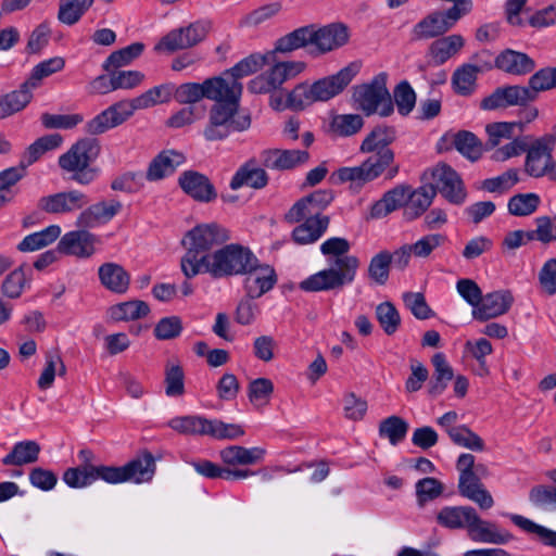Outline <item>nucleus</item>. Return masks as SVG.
I'll list each match as a JSON object with an SVG mask.
<instances>
[{
    "label": "nucleus",
    "mask_w": 556,
    "mask_h": 556,
    "mask_svg": "<svg viewBox=\"0 0 556 556\" xmlns=\"http://www.w3.org/2000/svg\"><path fill=\"white\" fill-rule=\"evenodd\" d=\"M350 242L345 238L332 237L324 241L320 252L327 257L329 267L324 268L299 283L304 292L341 291L351 285L359 267V258L349 254Z\"/></svg>",
    "instance_id": "nucleus-1"
},
{
    "label": "nucleus",
    "mask_w": 556,
    "mask_h": 556,
    "mask_svg": "<svg viewBox=\"0 0 556 556\" xmlns=\"http://www.w3.org/2000/svg\"><path fill=\"white\" fill-rule=\"evenodd\" d=\"M63 142L60 134H50L35 140L25 151L22 161L25 168L40 159L46 152L59 148Z\"/></svg>",
    "instance_id": "nucleus-44"
},
{
    "label": "nucleus",
    "mask_w": 556,
    "mask_h": 556,
    "mask_svg": "<svg viewBox=\"0 0 556 556\" xmlns=\"http://www.w3.org/2000/svg\"><path fill=\"white\" fill-rule=\"evenodd\" d=\"M435 190L428 184L412 190L408 187L407 201L404 207V216L407 220H414L421 216L432 204Z\"/></svg>",
    "instance_id": "nucleus-31"
},
{
    "label": "nucleus",
    "mask_w": 556,
    "mask_h": 556,
    "mask_svg": "<svg viewBox=\"0 0 556 556\" xmlns=\"http://www.w3.org/2000/svg\"><path fill=\"white\" fill-rule=\"evenodd\" d=\"M391 268V253L382 250L375 254L367 268L369 280L377 286H384L389 280Z\"/></svg>",
    "instance_id": "nucleus-46"
},
{
    "label": "nucleus",
    "mask_w": 556,
    "mask_h": 556,
    "mask_svg": "<svg viewBox=\"0 0 556 556\" xmlns=\"http://www.w3.org/2000/svg\"><path fill=\"white\" fill-rule=\"evenodd\" d=\"M309 154L306 150H264L261 153L262 164L270 169L286 170L308 161Z\"/></svg>",
    "instance_id": "nucleus-24"
},
{
    "label": "nucleus",
    "mask_w": 556,
    "mask_h": 556,
    "mask_svg": "<svg viewBox=\"0 0 556 556\" xmlns=\"http://www.w3.org/2000/svg\"><path fill=\"white\" fill-rule=\"evenodd\" d=\"M149 312L150 307L144 301L134 300L111 307V317L114 320H135L147 316Z\"/></svg>",
    "instance_id": "nucleus-54"
},
{
    "label": "nucleus",
    "mask_w": 556,
    "mask_h": 556,
    "mask_svg": "<svg viewBox=\"0 0 556 556\" xmlns=\"http://www.w3.org/2000/svg\"><path fill=\"white\" fill-rule=\"evenodd\" d=\"M432 182L429 184L435 194L439 192L452 204L460 205L467 198V191L463 179L450 165L440 163L431 169Z\"/></svg>",
    "instance_id": "nucleus-11"
},
{
    "label": "nucleus",
    "mask_w": 556,
    "mask_h": 556,
    "mask_svg": "<svg viewBox=\"0 0 556 556\" xmlns=\"http://www.w3.org/2000/svg\"><path fill=\"white\" fill-rule=\"evenodd\" d=\"M480 72V67L473 64H463L456 68L451 81L454 91L459 96H470L476 89V81Z\"/></svg>",
    "instance_id": "nucleus-41"
},
{
    "label": "nucleus",
    "mask_w": 556,
    "mask_h": 556,
    "mask_svg": "<svg viewBox=\"0 0 556 556\" xmlns=\"http://www.w3.org/2000/svg\"><path fill=\"white\" fill-rule=\"evenodd\" d=\"M98 140L86 138L78 140L59 157V166L71 174V179L78 185L88 186L98 179L100 168L91 166L100 154Z\"/></svg>",
    "instance_id": "nucleus-7"
},
{
    "label": "nucleus",
    "mask_w": 556,
    "mask_h": 556,
    "mask_svg": "<svg viewBox=\"0 0 556 556\" xmlns=\"http://www.w3.org/2000/svg\"><path fill=\"white\" fill-rule=\"evenodd\" d=\"M100 282L111 292L123 294L130 283V275L117 263H104L98 269Z\"/></svg>",
    "instance_id": "nucleus-30"
},
{
    "label": "nucleus",
    "mask_w": 556,
    "mask_h": 556,
    "mask_svg": "<svg viewBox=\"0 0 556 556\" xmlns=\"http://www.w3.org/2000/svg\"><path fill=\"white\" fill-rule=\"evenodd\" d=\"M328 216H314L307 218L292 230V239L296 244L306 245L319 240L328 229Z\"/></svg>",
    "instance_id": "nucleus-32"
},
{
    "label": "nucleus",
    "mask_w": 556,
    "mask_h": 556,
    "mask_svg": "<svg viewBox=\"0 0 556 556\" xmlns=\"http://www.w3.org/2000/svg\"><path fill=\"white\" fill-rule=\"evenodd\" d=\"M273 393L274 383L268 378H256L248 386L249 401L257 408L268 405Z\"/></svg>",
    "instance_id": "nucleus-55"
},
{
    "label": "nucleus",
    "mask_w": 556,
    "mask_h": 556,
    "mask_svg": "<svg viewBox=\"0 0 556 556\" xmlns=\"http://www.w3.org/2000/svg\"><path fill=\"white\" fill-rule=\"evenodd\" d=\"M431 363L434 370L432 379L428 384V393L435 397L444 392L447 383L454 378V371L445 354L442 352L435 353L431 357Z\"/></svg>",
    "instance_id": "nucleus-35"
},
{
    "label": "nucleus",
    "mask_w": 556,
    "mask_h": 556,
    "mask_svg": "<svg viewBox=\"0 0 556 556\" xmlns=\"http://www.w3.org/2000/svg\"><path fill=\"white\" fill-rule=\"evenodd\" d=\"M174 99V84L155 86L130 101H119L94 116L86 125L90 135H100L127 121L135 111L166 103Z\"/></svg>",
    "instance_id": "nucleus-4"
},
{
    "label": "nucleus",
    "mask_w": 556,
    "mask_h": 556,
    "mask_svg": "<svg viewBox=\"0 0 556 556\" xmlns=\"http://www.w3.org/2000/svg\"><path fill=\"white\" fill-rule=\"evenodd\" d=\"M554 148L555 144L552 137H547L545 134L534 138L530 143L527 141L525 172L533 178L544 177L547 173Z\"/></svg>",
    "instance_id": "nucleus-15"
},
{
    "label": "nucleus",
    "mask_w": 556,
    "mask_h": 556,
    "mask_svg": "<svg viewBox=\"0 0 556 556\" xmlns=\"http://www.w3.org/2000/svg\"><path fill=\"white\" fill-rule=\"evenodd\" d=\"M392 97L393 105H396L400 115L407 116L413 112L417 96L407 80H402L394 87Z\"/></svg>",
    "instance_id": "nucleus-52"
},
{
    "label": "nucleus",
    "mask_w": 556,
    "mask_h": 556,
    "mask_svg": "<svg viewBox=\"0 0 556 556\" xmlns=\"http://www.w3.org/2000/svg\"><path fill=\"white\" fill-rule=\"evenodd\" d=\"M359 64L352 62L337 74L324 77L309 85L298 84L287 93V106L292 111H303L315 102H324L341 93L359 72Z\"/></svg>",
    "instance_id": "nucleus-6"
},
{
    "label": "nucleus",
    "mask_w": 556,
    "mask_h": 556,
    "mask_svg": "<svg viewBox=\"0 0 556 556\" xmlns=\"http://www.w3.org/2000/svg\"><path fill=\"white\" fill-rule=\"evenodd\" d=\"M143 49V43L135 42L117 51H114L104 61L103 68L110 72L111 68H117L128 65L132 60H135L142 53Z\"/></svg>",
    "instance_id": "nucleus-57"
},
{
    "label": "nucleus",
    "mask_w": 556,
    "mask_h": 556,
    "mask_svg": "<svg viewBox=\"0 0 556 556\" xmlns=\"http://www.w3.org/2000/svg\"><path fill=\"white\" fill-rule=\"evenodd\" d=\"M517 125L518 124H514L513 122H496L488 124L485 127L488 135L485 148L488 150L495 149L496 147H500L504 140L513 139Z\"/></svg>",
    "instance_id": "nucleus-56"
},
{
    "label": "nucleus",
    "mask_w": 556,
    "mask_h": 556,
    "mask_svg": "<svg viewBox=\"0 0 556 556\" xmlns=\"http://www.w3.org/2000/svg\"><path fill=\"white\" fill-rule=\"evenodd\" d=\"M514 303V296L509 290H497L483 295L472 317L478 321H486L506 314Z\"/></svg>",
    "instance_id": "nucleus-22"
},
{
    "label": "nucleus",
    "mask_w": 556,
    "mask_h": 556,
    "mask_svg": "<svg viewBox=\"0 0 556 556\" xmlns=\"http://www.w3.org/2000/svg\"><path fill=\"white\" fill-rule=\"evenodd\" d=\"M155 472V459L150 452H143L137 458L124 466H101L99 469H86L77 466L68 468L63 473V481L74 489H81L101 479L111 484L134 481L142 483L150 481Z\"/></svg>",
    "instance_id": "nucleus-2"
},
{
    "label": "nucleus",
    "mask_w": 556,
    "mask_h": 556,
    "mask_svg": "<svg viewBox=\"0 0 556 556\" xmlns=\"http://www.w3.org/2000/svg\"><path fill=\"white\" fill-rule=\"evenodd\" d=\"M377 319L388 336L394 334L401 324V316L396 307L391 302L380 303L376 307Z\"/></svg>",
    "instance_id": "nucleus-60"
},
{
    "label": "nucleus",
    "mask_w": 556,
    "mask_h": 556,
    "mask_svg": "<svg viewBox=\"0 0 556 556\" xmlns=\"http://www.w3.org/2000/svg\"><path fill=\"white\" fill-rule=\"evenodd\" d=\"M495 66L511 75H526L535 68V62L528 54L507 49L495 58Z\"/></svg>",
    "instance_id": "nucleus-28"
},
{
    "label": "nucleus",
    "mask_w": 556,
    "mask_h": 556,
    "mask_svg": "<svg viewBox=\"0 0 556 556\" xmlns=\"http://www.w3.org/2000/svg\"><path fill=\"white\" fill-rule=\"evenodd\" d=\"M447 31L448 25L444 22L443 17L439 14V12L434 11L414 25L412 29V39H432L442 36Z\"/></svg>",
    "instance_id": "nucleus-37"
},
{
    "label": "nucleus",
    "mask_w": 556,
    "mask_h": 556,
    "mask_svg": "<svg viewBox=\"0 0 556 556\" xmlns=\"http://www.w3.org/2000/svg\"><path fill=\"white\" fill-rule=\"evenodd\" d=\"M208 419L202 416H181L172 418L168 426L185 435H206Z\"/></svg>",
    "instance_id": "nucleus-45"
},
{
    "label": "nucleus",
    "mask_w": 556,
    "mask_h": 556,
    "mask_svg": "<svg viewBox=\"0 0 556 556\" xmlns=\"http://www.w3.org/2000/svg\"><path fill=\"white\" fill-rule=\"evenodd\" d=\"M306 68L303 61L277 62L269 70L271 83L279 89L286 81L295 78Z\"/></svg>",
    "instance_id": "nucleus-48"
},
{
    "label": "nucleus",
    "mask_w": 556,
    "mask_h": 556,
    "mask_svg": "<svg viewBox=\"0 0 556 556\" xmlns=\"http://www.w3.org/2000/svg\"><path fill=\"white\" fill-rule=\"evenodd\" d=\"M394 139L395 131L392 127H376L363 140L359 150L371 153L367 160H378L382 164L381 169L386 172L394 161V152L389 148Z\"/></svg>",
    "instance_id": "nucleus-13"
},
{
    "label": "nucleus",
    "mask_w": 556,
    "mask_h": 556,
    "mask_svg": "<svg viewBox=\"0 0 556 556\" xmlns=\"http://www.w3.org/2000/svg\"><path fill=\"white\" fill-rule=\"evenodd\" d=\"M312 46V34L311 25L299 27L287 35L278 38L275 42V49L270 52L271 55L275 53H290L301 48H307L311 50Z\"/></svg>",
    "instance_id": "nucleus-36"
},
{
    "label": "nucleus",
    "mask_w": 556,
    "mask_h": 556,
    "mask_svg": "<svg viewBox=\"0 0 556 556\" xmlns=\"http://www.w3.org/2000/svg\"><path fill=\"white\" fill-rule=\"evenodd\" d=\"M265 62L266 56L258 54H251L244 58L225 73L226 76L230 77L229 79L225 78L226 84L240 83V78L256 73L263 67Z\"/></svg>",
    "instance_id": "nucleus-49"
},
{
    "label": "nucleus",
    "mask_w": 556,
    "mask_h": 556,
    "mask_svg": "<svg viewBox=\"0 0 556 556\" xmlns=\"http://www.w3.org/2000/svg\"><path fill=\"white\" fill-rule=\"evenodd\" d=\"M408 186L400 185L387 191L370 208V217L379 219L404 206L407 201Z\"/></svg>",
    "instance_id": "nucleus-33"
},
{
    "label": "nucleus",
    "mask_w": 556,
    "mask_h": 556,
    "mask_svg": "<svg viewBox=\"0 0 556 556\" xmlns=\"http://www.w3.org/2000/svg\"><path fill=\"white\" fill-rule=\"evenodd\" d=\"M213 28V21L201 18L186 27L170 30L155 46L156 51L175 52L189 49L202 42Z\"/></svg>",
    "instance_id": "nucleus-10"
},
{
    "label": "nucleus",
    "mask_w": 556,
    "mask_h": 556,
    "mask_svg": "<svg viewBox=\"0 0 556 556\" xmlns=\"http://www.w3.org/2000/svg\"><path fill=\"white\" fill-rule=\"evenodd\" d=\"M528 88L534 91V101L539 92L556 88V67H544L535 72L529 79Z\"/></svg>",
    "instance_id": "nucleus-64"
},
{
    "label": "nucleus",
    "mask_w": 556,
    "mask_h": 556,
    "mask_svg": "<svg viewBox=\"0 0 556 556\" xmlns=\"http://www.w3.org/2000/svg\"><path fill=\"white\" fill-rule=\"evenodd\" d=\"M381 163L378 160H365L361 165L354 167H341L337 170L338 179L341 182L351 181L357 186L372 181L382 175Z\"/></svg>",
    "instance_id": "nucleus-26"
},
{
    "label": "nucleus",
    "mask_w": 556,
    "mask_h": 556,
    "mask_svg": "<svg viewBox=\"0 0 556 556\" xmlns=\"http://www.w3.org/2000/svg\"><path fill=\"white\" fill-rule=\"evenodd\" d=\"M228 239V230L215 223L201 224L189 230L181 241L186 253L181 257L180 268L186 278L203 274V266L213 253L210 251Z\"/></svg>",
    "instance_id": "nucleus-5"
},
{
    "label": "nucleus",
    "mask_w": 556,
    "mask_h": 556,
    "mask_svg": "<svg viewBox=\"0 0 556 556\" xmlns=\"http://www.w3.org/2000/svg\"><path fill=\"white\" fill-rule=\"evenodd\" d=\"M243 280V289L245 295L258 299L270 291L277 283V275L268 264H262L255 256V264L251 268H247Z\"/></svg>",
    "instance_id": "nucleus-18"
},
{
    "label": "nucleus",
    "mask_w": 556,
    "mask_h": 556,
    "mask_svg": "<svg viewBox=\"0 0 556 556\" xmlns=\"http://www.w3.org/2000/svg\"><path fill=\"white\" fill-rule=\"evenodd\" d=\"M541 204V198L538 193H518L508 200L507 208L514 216H529L533 214Z\"/></svg>",
    "instance_id": "nucleus-50"
},
{
    "label": "nucleus",
    "mask_w": 556,
    "mask_h": 556,
    "mask_svg": "<svg viewBox=\"0 0 556 556\" xmlns=\"http://www.w3.org/2000/svg\"><path fill=\"white\" fill-rule=\"evenodd\" d=\"M61 235L59 225H50L47 228L26 236L17 245L21 252H34L54 242Z\"/></svg>",
    "instance_id": "nucleus-43"
},
{
    "label": "nucleus",
    "mask_w": 556,
    "mask_h": 556,
    "mask_svg": "<svg viewBox=\"0 0 556 556\" xmlns=\"http://www.w3.org/2000/svg\"><path fill=\"white\" fill-rule=\"evenodd\" d=\"M467 532L475 542L505 544L513 539L508 531L500 529L494 522L481 519L476 509Z\"/></svg>",
    "instance_id": "nucleus-23"
},
{
    "label": "nucleus",
    "mask_w": 556,
    "mask_h": 556,
    "mask_svg": "<svg viewBox=\"0 0 556 556\" xmlns=\"http://www.w3.org/2000/svg\"><path fill=\"white\" fill-rule=\"evenodd\" d=\"M123 208L118 200L99 201L87 205L79 213L76 225L80 228H96L111 222Z\"/></svg>",
    "instance_id": "nucleus-21"
},
{
    "label": "nucleus",
    "mask_w": 556,
    "mask_h": 556,
    "mask_svg": "<svg viewBox=\"0 0 556 556\" xmlns=\"http://www.w3.org/2000/svg\"><path fill=\"white\" fill-rule=\"evenodd\" d=\"M388 74L381 72L369 83L353 87L352 99L366 116L379 114L390 116L394 112L392 97L387 88Z\"/></svg>",
    "instance_id": "nucleus-9"
},
{
    "label": "nucleus",
    "mask_w": 556,
    "mask_h": 556,
    "mask_svg": "<svg viewBox=\"0 0 556 556\" xmlns=\"http://www.w3.org/2000/svg\"><path fill=\"white\" fill-rule=\"evenodd\" d=\"M531 504L543 510L556 509V488L547 485H535L529 492Z\"/></svg>",
    "instance_id": "nucleus-63"
},
{
    "label": "nucleus",
    "mask_w": 556,
    "mask_h": 556,
    "mask_svg": "<svg viewBox=\"0 0 556 556\" xmlns=\"http://www.w3.org/2000/svg\"><path fill=\"white\" fill-rule=\"evenodd\" d=\"M181 190L200 203H211L217 199V190L210 178L197 170H185L178 178Z\"/></svg>",
    "instance_id": "nucleus-20"
},
{
    "label": "nucleus",
    "mask_w": 556,
    "mask_h": 556,
    "mask_svg": "<svg viewBox=\"0 0 556 556\" xmlns=\"http://www.w3.org/2000/svg\"><path fill=\"white\" fill-rule=\"evenodd\" d=\"M100 243L98 236L89 232L87 228L66 232L58 242V251L61 254L88 258L96 252V245Z\"/></svg>",
    "instance_id": "nucleus-19"
},
{
    "label": "nucleus",
    "mask_w": 556,
    "mask_h": 556,
    "mask_svg": "<svg viewBox=\"0 0 556 556\" xmlns=\"http://www.w3.org/2000/svg\"><path fill=\"white\" fill-rule=\"evenodd\" d=\"M146 175L142 172H125L111 181V189L125 193L139 192L144 186Z\"/></svg>",
    "instance_id": "nucleus-58"
},
{
    "label": "nucleus",
    "mask_w": 556,
    "mask_h": 556,
    "mask_svg": "<svg viewBox=\"0 0 556 556\" xmlns=\"http://www.w3.org/2000/svg\"><path fill=\"white\" fill-rule=\"evenodd\" d=\"M268 184L267 173L256 165L255 160H249L241 165L230 180L232 190L240 189L243 186L253 189H262Z\"/></svg>",
    "instance_id": "nucleus-27"
},
{
    "label": "nucleus",
    "mask_w": 556,
    "mask_h": 556,
    "mask_svg": "<svg viewBox=\"0 0 556 556\" xmlns=\"http://www.w3.org/2000/svg\"><path fill=\"white\" fill-rule=\"evenodd\" d=\"M464 46V37L459 34H452L434 40L429 47V55L435 65H442L456 55Z\"/></svg>",
    "instance_id": "nucleus-34"
},
{
    "label": "nucleus",
    "mask_w": 556,
    "mask_h": 556,
    "mask_svg": "<svg viewBox=\"0 0 556 556\" xmlns=\"http://www.w3.org/2000/svg\"><path fill=\"white\" fill-rule=\"evenodd\" d=\"M473 513L471 506H445L438 513L437 522L447 529L467 530Z\"/></svg>",
    "instance_id": "nucleus-38"
},
{
    "label": "nucleus",
    "mask_w": 556,
    "mask_h": 556,
    "mask_svg": "<svg viewBox=\"0 0 556 556\" xmlns=\"http://www.w3.org/2000/svg\"><path fill=\"white\" fill-rule=\"evenodd\" d=\"M453 443L471 451L482 452L485 448L484 441L467 426H457L450 431Z\"/></svg>",
    "instance_id": "nucleus-61"
},
{
    "label": "nucleus",
    "mask_w": 556,
    "mask_h": 556,
    "mask_svg": "<svg viewBox=\"0 0 556 556\" xmlns=\"http://www.w3.org/2000/svg\"><path fill=\"white\" fill-rule=\"evenodd\" d=\"M266 451L263 447H244L241 445H230L219 451V458L227 466L254 465L263 460Z\"/></svg>",
    "instance_id": "nucleus-29"
},
{
    "label": "nucleus",
    "mask_w": 556,
    "mask_h": 556,
    "mask_svg": "<svg viewBox=\"0 0 556 556\" xmlns=\"http://www.w3.org/2000/svg\"><path fill=\"white\" fill-rule=\"evenodd\" d=\"M65 66V61L61 56H54L38 63L30 73L27 84L33 88H37L40 81L50 75L62 71Z\"/></svg>",
    "instance_id": "nucleus-59"
},
{
    "label": "nucleus",
    "mask_w": 556,
    "mask_h": 556,
    "mask_svg": "<svg viewBox=\"0 0 556 556\" xmlns=\"http://www.w3.org/2000/svg\"><path fill=\"white\" fill-rule=\"evenodd\" d=\"M33 88L24 81L17 90L0 97V119L23 110L31 100Z\"/></svg>",
    "instance_id": "nucleus-39"
},
{
    "label": "nucleus",
    "mask_w": 556,
    "mask_h": 556,
    "mask_svg": "<svg viewBox=\"0 0 556 556\" xmlns=\"http://www.w3.org/2000/svg\"><path fill=\"white\" fill-rule=\"evenodd\" d=\"M184 161L185 157L181 153L173 150L162 151L150 162L146 179L149 181L164 179L170 176Z\"/></svg>",
    "instance_id": "nucleus-25"
},
{
    "label": "nucleus",
    "mask_w": 556,
    "mask_h": 556,
    "mask_svg": "<svg viewBox=\"0 0 556 556\" xmlns=\"http://www.w3.org/2000/svg\"><path fill=\"white\" fill-rule=\"evenodd\" d=\"M408 428L407 421L399 416L392 415L380 422L379 435L387 438L392 445H397L405 439Z\"/></svg>",
    "instance_id": "nucleus-51"
},
{
    "label": "nucleus",
    "mask_w": 556,
    "mask_h": 556,
    "mask_svg": "<svg viewBox=\"0 0 556 556\" xmlns=\"http://www.w3.org/2000/svg\"><path fill=\"white\" fill-rule=\"evenodd\" d=\"M89 202L90 199L85 192L71 189L41 197L37 202V207L48 214L63 215L83 211Z\"/></svg>",
    "instance_id": "nucleus-14"
},
{
    "label": "nucleus",
    "mask_w": 556,
    "mask_h": 556,
    "mask_svg": "<svg viewBox=\"0 0 556 556\" xmlns=\"http://www.w3.org/2000/svg\"><path fill=\"white\" fill-rule=\"evenodd\" d=\"M226 79L222 76H215L205 79L203 83H185L179 86L174 85V99L180 104L192 105L202 99L219 100L222 90H225Z\"/></svg>",
    "instance_id": "nucleus-12"
},
{
    "label": "nucleus",
    "mask_w": 556,
    "mask_h": 556,
    "mask_svg": "<svg viewBox=\"0 0 556 556\" xmlns=\"http://www.w3.org/2000/svg\"><path fill=\"white\" fill-rule=\"evenodd\" d=\"M455 149L471 161H477L482 154V143L478 137L467 130H460L454 136Z\"/></svg>",
    "instance_id": "nucleus-53"
},
{
    "label": "nucleus",
    "mask_w": 556,
    "mask_h": 556,
    "mask_svg": "<svg viewBox=\"0 0 556 556\" xmlns=\"http://www.w3.org/2000/svg\"><path fill=\"white\" fill-rule=\"evenodd\" d=\"M242 84H227L222 90L219 100H214L208 113V123L203 130L207 141H219L228 138L232 132H241L250 128L249 114L239 113V103L242 94Z\"/></svg>",
    "instance_id": "nucleus-3"
},
{
    "label": "nucleus",
    "mask_w": 556,
    "mask_h": 556,
    "mask_svg": "<svg viewBox=\"0 0 556 556\" xmlns=\"http://www.w3.org/2000/svg\"><path fill=\"white\" fill-rule=\"evenodd\" d=\"M529 136H514L509 142L496 147L491 155L495 162H505L525 153Z\"/></svg>",
    "instance_id": "nucleus-62"
},
{
    "label": "nucleus",
    "mask_w": 556,
    "mask_h": 556,
    "mask_svg": "<svg viewBox=\"0 0 556 556\" xmlns=\"http://www.w3.org/2000/svg\"><path fill=\"white\" fill-rule=\"evenodd\" d=\"M93 2L94 0H60L58 21L67 26L77 24Z\"/></svg>",
    "instance_id": "nucleus-42"
},
{
    "label": "nucleus",
    "mask_w": 556,
    "mask_h": 556,
    "mask_svg": "<svg viewBox=\"0 0 556 556\" xmlns=\"http://www.w3.org/2000/svg\"><path fill=\"white\" fill-rule=\"evenodd\" d=\"M255 264V254L247 247L230 243L214 251L203 266V273L214 279L227 278L247 273Z\"/></svg>",
    "instance_id": "nucleus-8"
},
{
    "label": "nucleus",
    "mask_w": 556,
    "mask_h": 556,
    "mask_svg": "<svg viewBox=\"0 0 556 556\" xmlns=\"http://www.w3.org/2000/svg\"><path fill=\"white\" fill-rule=\"evenodd\" d=\"M511 522L520 528L522 531L535 534L543 544L556 547V531H553L544 526L535 523L531 519L521 515H509Z\"/></svg>",
    "instance_id": "nucleus-47"
},
{
    "label": "nucleus",
    "mask_w": 556,
    "mask_h": 556,
    "mask_svg": "<svg viewBox=\"0 0 556 556\" xmlns=\"http://www.w3.org/2000/svg\"><path fill=\"white\" fill-rule=\"evenodd\" d=\"M534 101V91L525 86H505L496 88L480 104L482 110L493 111L508 106H525Z\"/></svg>",
    "instance_id": "nucleus-17"
},
{
    "label": "nucleus",
    "mask_w": 556,
    "mask_h": 556,
    "mask_svg": "<svg viewBox=\"0 0 556 556\" xmlns=\"http://www.w3.org/2000/svg\"><path fill=\"white\" fill-rule=\"evenodd\" d=\"M40 445L36 441L26 440L13 445L12 451L2 458L4 466H23L38 460Z\"/></svg>",
    "instance_id": "nucleus-40"
},
{
    "label": "nucleus",
    "mask_w": 556,
    "mask_h": 556,
    "mask_svg": "<svg viewBox=\"0 0 556 556\" xmlns=\"http://www.w3.org/2000/svg\"><path fill=\"white\" fill-rule=\"evenodd\" d=\"M312 46L309 54L318 56L329 51L338 49L345 45L349 40V31L346 26L339 23L329 24L317 27L311 24Z\"/></svg>",
    "instance_id": "nucleus-16"
}]
</instances>
